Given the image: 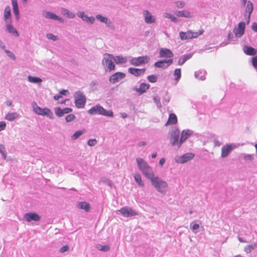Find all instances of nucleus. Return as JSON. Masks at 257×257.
<instances>
[{"label": "nucleus", "mask_w": 257, "mask_h": 257, "mask_svg": "<svg viewBox=\"0 0 257 257\" xmlns=\"http://www.w3.org/2000/svg\"><path fill=\"white\" fill-rule=\"evenodd\" d=\"M136 161L139 169L147 178L152 176L154 174L153 170L146 161L140 158H137Z\"/></svg>", "instance_id": "1"}, {"label": "nucleus", "mask_w": 257, "mask_h": 257, "mask_svg": "<svg viewBox=\"0 0 257 257\" xmlns=\"http://www.w3.org/2000/svg\"><path fill=\"white\" fill-rule=\"evenodd\" d=\"M148 179H150L152 185L159 192H163L165 191V189L168 186V184L166 182L160 179L158 177H155L154 174Z\"/></svg>", "instance_id": "2"}, {"label": "nucleus", "mask_w": 257, "mask_h": 257, "mask_svg": "<svg viewBox=\"0 0 257 257\" xmlns=\"http://www.w3.org/2000/svg\"><path fill=\"white\" fill-rule=\"evenodd\" d=\"M88 112L91 115L101 114L106 116H113V113L111 110L107 111L99 104L92 107L88 110Z\"/></svg>", "instance_id": "3"}, {"label": "nucleus", "mask_w": 257, "mask_h": 257, "mask_svg": "<svg viewBox=\"0 0 257 257\" xmlns=\"http://www.w3.org/2000/svg\"><path fill=\"white\" fill-rule=\"evenodd\" d=\"M204 31L203 29H201L198 32H193L191 30H188L186 32L182 31L179 33V37L182 41L197 38L199 36L202 35Z\"/></svg>", "instance_id": "4"}, {"label": "nucleus", "mask_w": 257, "mask_h": 257, "mask_svg": "<svg viewBox=\"0 0 257 257\" xmlns=\"http://www.w3.org/2000/svg\"><path fill=\"white\" fill-rule=\"evenodd\" d=\"M104 56L102 63L106 71H112L115 70V66L112 61L113 56L108 53L105 54Z\"/></svg>", "instance_id": "5"}, {"label": "nucleus", "mask_w": 257, "mask_h": 257, "mask_svg": "<svg viewBox=\"0 0 257 257\" xmlns=\"http://www.w3.org/2000/svg\"><path fill=\"white\" fill-rule=\"evenodd\" d=\"M75 103L78 108H83L86 101V97L80 91H77L75 94Z\"/></svg>", "instance_id": "6"}, {"label": "nucleus", "mask_w": 257, "mask_h": 257, "mask_svg": "<svg viewBox=\"0 0 257 257\" xmlns=\"http://www.w3.org/2000/svg\"><path fill=\"white\" fill-rule=\"evenodd\" d=\"M33 107V110L36 113L39 115H46L50 118H53V114L50 109L48 108H41L38 106L36 103L34 104Z\"/></svg>", "instance_id": "7"}, {"label": "nucleus", "mask_w": 257, "mask_h": 257, "mask_svg": "<svg viewBox=\"0 0 257 257\" xmlns=\"http://www.w3.org/2000/svg\"><path fill=\"white\" fill-rule=\"evenodd\" d=\"M150 60V59L148 56L134 57L131 59L130 63L132 65L138 66L148 63Z\"/></svg>", "instance_id": "8"}, {"label": "nucleus", "mask_w": 257, "mask_h": 257, "mask_svg": "<svg viewBox=\"0 0 257 257\" xmlns=\"http://www.w3.org/2000/svg\"><path fill=\"white\" fill-rule=\"evenodd\" d=\"M121 215L125 217H130L138 215V213L130 207L125 206L118 210Z\"/></svg>", "instance_id": "9"}, {"label": "nucleus", "mask_w": 257, "mask_h": 257, "mask_svg": "<svg viewBox=\"0 0 257 257\" xmlns=\"http://www.w3.org/2000/svg\"><path fill=\"white\" fill-rule=\"evenodd\" d=\"M125 77V74L123 72H118L112 74L109 78L110 83L114 84Z\"/></svg>", "instance_id": "10"}, {"label": "nucleus", "mask_w": 257, "mask_h": 257, "mask_svg": "<svg viewBox=\"0 0 257 257\" xmlns=\"http://www.w3.org/2000/svg\"><path fill=\"white\" fill-rule=\"evenodd\" d=\"M24 218L27 222L38 221L40 220V216L35 212H29L24 214Z\"/></svg>", "instance_id": "11"}, {"label": "nucleus", "mask_w": 257, "mask_h": 257, "mask_svg": "<svg viewBox=\"0 0 257 257\" xmlns=\"http://www.w3.org/2000/svg\"><path fill=\"white\" fill-rule=\"evenodd\" d=\"M245 25L244 22H240L237 27L234 28V33L237 37H241L244 32Z\"/></svg>", "instance_id": "12"}, {"label": "nucleus", "mask_w": 257, "mask_h": 257, "mask_svg": "<svg viewBox=\"0 0 257 257\" xmlns=\"http://www.w3.org/2000/svg\"><path fill=\"white\" fill-rule=\"evenodd\" d=\"M173 59L159 61L155 63V66L158 68H166L173 63Z\"/></svg>", "instance_id": "13"}, {"label": "nucleus", "mask_w": 257, "mask_h": 257, "mask_svg": "<svg viewBox=\"0 0 257 257\" xmlns=\"http://www.w3.org/2000/svg\"><path fill=\"white\" fill-rule=\"evenodd\" d=\"M146 70V68L139 69L130 67L128 69V72L136 77H139L143 75L145 73Z\"/></svg>", "instance_id": "14"}, {"label": "nucleus", "mask_w": 257, "mask_h": 257, "mask_svg": "<svg viewBox=\"0 0 257 257\" xmlns=\"http://www.w3.org/2000/svg\"><path fill=\"white\" fill-rule=\"evenodd\" d=\"M143 15L146 23L152 24L156 22L155 17L148 10H144L143 11Z\"/></svg>", "instance_id": "15"}, {"label": "nucleus", "mask_w": 257, "mask_h": 257, "mask_svg": "<svg viewBox=\"0 0 257 257\" xmlns=\"http://www.w3.org/2000/svg\"><path fill=\"white\" fill-rule=\"evenodd\" d=\"M234 148L231 145L223 146L221 148V157L222 158L226 157L233 150Z\"/></svg>", "instance_id": "16"}, {"label": "nucleus", "mask_w": 257, "mask_h": 257, "mask_svg": "<svg viewBox=\"0 0 257 257\" xmlns=\"http://www.w3.org/2000/svg\"><path fill=\"white\" fill-rule=\"evenodd\" d=\"M194 157V155L192 153H186L183 156L179 157L177 162L181 164L185 163L192 159Z\"/></svg>", "instance_id": "17"}, {"label": "nucleus", "mask_w": 257, "mask_h": 257, "mask_svg": "<svg viewBox=\"0 0 257 257\" xmlns=\"http://www.w3.org/2000/svg\"><path fill=\"white\" fill-rule=\"evenodd\" d=\"M173 55L172 52L166 48H162L159 52V56L161 58H169L172 59Z\"/></svg>", "instance_id": "18"}, {"label": "nucleus", "mask_w": 257, "mask_h": 257, "mask_svg": "<svg viewBox=\"0 0 257 257\" xmlns=\"http://www.w3.org/2000/svg\"><path fill=\"white\" fill-rule=\"evenodd\" d=\"M4 19L6 23H12L11 10L9 6L6 7L4 11Z\"/></svg>", "instance_id": "19"}, {"label": "nucleus", "mask_w": 257, "mask_h": 257, "mask_svg": "<svg viewBox=\"0 0 257 257\" xmlns=\"http://www.w3.org/2000/svg\"><path fill=\"white\" fill-rule=\"evenodd\" d=\"M150 86L149 84L146 83H142L139 86V88H135L134 90L139 93L142 94L145 93L147 90L150 88Z\"/></svg>", "instance_id": "20"}, {"label": "nucleus", "mask_w": 257, "mask_h": 257, "mask_svg": "<svg viewBox=\"0 0 257 257\" xmlns=\"http://www.w3.org/2000/svg\"><path fill=\"white\" fill-rule=\"evenodd\" d=\"M12 23L8 22L6 23V31L10 34L16 36H19V33L16 28H15L11 24Z\"/></svg>", "instance_id": "21"}, {"label": "nucleus", "mask_w": 257, "mask_h": 257, "mask_svg": "<svg viewBox=\"0 0 257 257\" xmlns=\"http://www.w3.org/2000/svg\"><path fill=\"white\" fill-rule=\"evenodd\" d=\"M179 132L178 131H175L172 132L171 133V143L173 146L178 145L179 147V144L180 142H179Z\"/></svg>", "instance_id": "22"}, {"label": "nucleus", "mask_w": 257, "mask_h": 257, "mask_svg": "<svg viewBox=\"0 0 257 257\" xmlns=\"http://www.w3.org/2000/svg\"><path fill=\"white\" fill-rule=\"evenodd\" d=\"M43 16L48 19H52L54 20H58L60 21H62V19L60 18L58 16L56 15L54 13H53L50 12H44L43 13Z\"/></svg>", "instance_id": "23"}, {"label": "nucleus", "mask_w": 257, "mask_h": 257, "mask_svg": "<svg viewBox=\"0 0 257 257\" xmlns=\"http://www.w3.org/2000/svg\"><path fill=\"white\" fill-rule=\"evenodd\" d=\"M253 8L252 4L250 2H248L247 5H246V10H245V13L244 14V16L247 17V23H249V22L250 15L253 11Z\"/></svg>", "instance_id": "24"}, {"label": "nucleus", "mask_w": 257, "mask_h": 257, "mask_svg": "<svg viewBox=\"0 0 257 257\" xmlns=\"http://www.w3.org/2000/svg\"><path fill=\"white\" fill-rule=\"evenodd\" d=\"M13 10L15 15L16 19L18 20L19 19V10L18 4L17 0H12Z\"/></svg>", "instance_id": "25"}, {"label": "nucleus", "mask_w": 257, "mask_h": 257, "mask_svg": "<svg viewBox=\"0 0 257 257\" xmlns=\"http://www.w3.org/2000/svg\"><path fill=\"white\" fill-rule=\"evenodd\" d=\"M78 16L81 18L83 21L87 22H89L91 24L94 22V18L93 17H88L86 16L83 12H80L78 13Z\"/></svg>", "instance_id": "26"}, {"label": "nucleus", "mask_w": 257, "mask_h": 257, "mask_svg": "<svg viewBox=\"0 0 257 257\" xmlns=\"http://www.w3.org/2000/svg\"><path fill=\"white\" fill-rule=\"evenodd\" d=\"M177 121L176 115L174 113H171L169 116V118L165 125L167 126L170 124H175L177 123Z\"/></svg>", "instance_id": "27"}, {"label": "nucleus", "mask_w": 257, "mask_h": 257, "mask_svg": "<svg viewBox=\"0 0 257 257\" xmlns=\"http://www.w3.org/2000/svg\"><path fill=\"white\" fill-rule=\"evenodd\" d=\"M244 52L247 55L253 56L256 54L257 51L251 47L245 46L243 49Z\"/></svg>", "instance_id": "28"}, {"label": "nucleus", "mask_w": 257, "mask_h": 257, "mask_svg": "<svg viewBox=\"0 0 257 257\" xmlns=\"http://www.w3.org/2000/svg\"><path fill=\"white\" fill-rule=\"evenodd\" d=\"M96 18L97 20L100 21L101 22L104 23L108 27H110L111 25V22L108 20V18L105 17H103L100 15H97L96 16Z\"/></svg>", "instance_id": "29"}, {"label": "nucleus", "mask_w": 257, "mask_h": 257, "mask_svg": "<svg viewBox=\"0 0 257 257\" xmlns=\"http://www.w3.org/2000/svg\"><path fill=\"white\" fill-rule=\"evenodd\" d=\"M113 60L117 64H119L126 62L127 58L121 56H116L115 57L113 56Z\"/></svg>", "instance_id": "30"}, {"label": "nucleus", "mask_w": 257, "mask_h": 257, "mask_svg": "<svg viewBox=\"0 0 257 257\" xmlns=\"http://www.w3.org/2000/svg\"><path fill=\"white\" fill-rule=\"evenodd\" d=\"M78 205L80 209L85 210L86 212L89 211L90 208L89 203L86 202H80Z\"/></svg>", "instance_id": "31"}, {"label": "nucleus", "mask_w": 257, "mask_h": 257, "mask_svg": "<svg viewBox=\"0 0 257 257\" xmlns=\"http://www.w3.org/2000/svg\"><path fill=\"white\" fill-rule=\"evenodd\" d=\"M19 117V114L17 112H10L6 115V119L9 121H13Z\"/></svg>", "instance_id": "32"}, {"label": "nucleus", "mask_w": 257, "mask_h": 257, "mask_svg": "<svg viewBox=\"0 0 257 257\" xmlns=\"http://www.w3.org/2000/svg\"><path fill=\"white\" fill-rule=\"evenodd\" d=\"M191 57H192V55L191 54L184 55V56H183L182 57L180 58V59H179L178 63V65H183L187 60L191 58Z\"/></svg>", "instance_id": "33"}, {"label": "nucleus", "mask_w": 257, "mask_h": 257, "mask_svg": "<svg viewBox=\"0 0 257 257\" xmlns=\"http://www.w3.org/2000/svg\"><path fill=\"white\" fill-rule=\"evenodd\" d=\"M176 15L178 17H183L185 18H190L191 17L190 13L187 11H178Z\"/></svg>", "instance_id": "34"}, {"label": "nucleus", "mask_w": 257, "mask_h": 257, "mask_svg": "<svg viewBox=\"0 0 257 257\" xmlns=\"http://www.w3.org/2000/svg\"><path fill=\"white\" fill-rule=\"evenodd\" d=\"M28 80L29 82L33 83H39L42 82L41 79L36 76H29Z\"/></svg>", "instance_id": "35"}, {"label": "nucleus", "mask_w": 257, "mask_h": 257, "mask_svg": "<svg viewBox=\"0 0 257 257\" xmlns=\"http://www.w3.org/2000/svg\"><path fill=\"white\" fill-rule=\"evenodd\" d=\"M134 178L136 182L138 183V184L142 187L144 186V184L142 180V177L140 174H135L134 175Z\"/></svg>", "instance_id": "36"}, {"label": "nucleus", "mask_w": 257, "mask_h": 257, "mask_svg": "<svg viewBox=\"0 0 257 257\" xmlns=\"http://www.w3.org/2000/svg\"><path fill=\"white\" fill-rule=\"evenodd\" d=\"M189 134L187 132L183 131L181 134V137L179 144V147L181 146L182 143L184 142L188 137Z\"/></svg>", "instance_id": "37"}, {"label": "nucleus", "mask_w": 257, "mask_h": 257, "mask_svg": "<svg viewBox=\"0 0 257 257\" xmlns=\"http://www.w3.org/2000/svg\"><path fill=\"white\" fill-rule=\"evenodd\" d=\"M256 247L257 243H254L253 244H249L246 245L244 247V250L246 253H249L253 249L255 248Z\"/></svg>", "instance_id": "38"}, {"label": "nucleus", "mask_w": 257, "mask_h": 257, "mask_svg": "<svg viewBox=\"0 0 257 257\" xmlns=\"http://www.w3.org/2000/svg\"><path fill=\"white\" fill-rule=\"evenodd\" d=\"M55 113L58 116L61 117L64 114V109L56 107L55 108Z\"/></svg>", "instance_id": "39"}, {"label": "nucleus", "mask_w": 257, "mask_h": 257, "mask_svg": "<svg viewBox=\"0 0 257 257\" xmlns=\"http://www.w3.org/2000/svg\"><path fill=\"white\" fill-rule=\"evenodd\" d=\"M174 76H175V79L178 80L181 76V70L180 68H177L175 70Z\"/></svg>", "instance_id": "40"}, {"label": "nucleus", "mask_w": 257, "mask_h": 257, "mask_svg": "<svg viewBox=\"0 0 257 257\" xmlns=\"http://www.w3.org/2000/svg\"><path fill=\"white\" fill-rule=\"evenodd\" d=\"M164 16L165 18H167L171 19V20L172 22H176L177 21V18L176 17H175L174 16L172 15L171 14H170L169 13H164Z\"/></svg>", "instance_id": "41"}, {"label": "nucleus", "mask_w": 257, "mask_h": 257, "mask_svg": "<svg viewBox=\"0 0 257 257\" xmlns=\"http://www.w3.org/2000/svg\"><path fill=\"white\" fill-rule=\"evenodd\" d=\"M0 153L2 154L3 158L6 159L7 157V152L4 146L2 144H0Z\"/></svg>", "instance_id": "42"}, {"label": "nucleus", "mask_w": 257, "mask_h": 257, "mask_svg": "<svg viewBox=\"0 0 257 257\" xmlns=\"http://www.w3.org/2000/svg\"><path fill=\"white\" fill-rule=\"evenodd\" d=\"M84 131H78L75 132L72 137L73 140H76L83 134Z\"/></svg>", "instance_id": "43"}, {"label": "nucleus", "mask_w": 257, "mask_h": 257, "mask_svg": "<svg viewBox=\"0 0 257 257\" xmlns=\"http://www.w3.org/2000/svg\"><path fill=\"white\" fill-rule=\"evenodd\" d=\"M148 80L152 83H155L157 81V77L155 75H151L148 76Z\"/></svg>", "instance_id": "44"}, {"label": "nucleus", "mask_w": 257, "mask_h": 257, "mask_svg": "<svg viewBox=\"0 0 257 257\" xmlns=\"http://www.w3.org/2000/svg\"><path fill=\"white\" fill-rule=\"evenodd\" d=\"M75 118V116L73 114H68L65 116V120L67 122H70Z\"/></svg>", "instance_id": "45"}, {"label": "nucleus", "mask_w": 257, "mask_h": 257, "mask_svg": "<svg viewBox=\"0 0 257 257\" xmlns=\"http://www.w3.org/2000/svg\"><path fill=\"white\" fill-rule=\"evenodd\" d=\"M5 52L7 54V56L11 58V59L15 60L16 59V57L13 53H12L11 51L8 50H5Z\"/></svg>", "instance_id": "46"}, {"label": "nucleus", "mask_w": 257, "mask_h": 257, "mask_svg": "<svg viewBox=\"0 0 257 257\" xmlns=\"http://www.w3.org/2000/svg\"><path fill=\"white\" fill-rule=\"evenodd\" d=\"M98 248L99 250L107 251L109 250L110 247L108 245H105L103 246L100 245L99 247H98Z\"/></svg>", "instance_id": "47"}, {"label": "nucleus", "mask_w": 257, "mask_h": 257, "mask_svg": "<svg viewBox=\"0 0 257 257\" xmlns=\"http://www.w3.org/2000/svg\"><path fill=\"white\" fill-rule=\"evenodd\" d=\"M46 37L48 39L52 40L53 41H56L57 40V37L51 33L47 34L46 35Z\"/></svg>", "instance_id": "48"}, {"label": "nucleus", "mask_w": 257, "mask_h": 257, "mask_svg": "<svg viewBox=\"0 0 257 257\" xmlns=\"http://www.w3.org/2000/svg\"><path fill=\"white\" fill-rule=\"evenodd\" d=\"M60 93L61 95L57 94L54 96V98L55 100H57L59 99V98H60L62 97L61 95H64V89H61V91H60Z\"/></svg>", "instance_id": "49"}, {"label": "nucleus", "mask_w": 257, "mask_h": 257, "mask_svg": "<svg viewBox=\"0 0 257 257\" xmlns=\"http://www.w3.org/2000/svg\"><path fill=\"white\" fill-rule=\"evenodd\" d=\"M97 143V141L96 139H90L88 140L87 142V144L88 146H90V147L94 146Z\"/></svg>", "instance_id": "50"}, {"label": "nucleus", "mask_w": 257, "mask_h": 257, "mask_svg": "<svg viewBox=\"0 0 257 257\" xmlns=\"http://www.w3.org/2000/svg\"><path fill=\"white\" fill-rule=\"evenodd\" d=\"M154 102H155V103L159 107H160L161 106L160 99V98L158 96H154Z\"/></svg>", "instance_id": "51"}, {"label": "nucleus", "mask_w": 257, "mask_h": 257, "mask_svg": "<svg viewBox=\"0 0 257 257\" xmlns=\"http://www.w3.org/2000/svg\"><path fill=\"white\" fill-rule=\"evenodd\" d=\"M243 158L245 160H247V161H250V160H252L253 159V157L252 156V155H250V154L245 155L243 156Z\"/></svg>", "instance_id": "52"}, {"label": "nucleus", "mask_w": 257, "mask_h": 257, "mask_svg": "<svg viewBox=\"0 0 257 257\" xmlns=\"http://www.w3.org/2000/svg\"><path fill=\"white\" fill-rule=\"evenodd\" d=\"M252 64L255 68H257V56L252 58Z\"/></svg>", "instance_id": "53"}, {"label": "nucleus", "mask_w": 257, "mask_h": 257, "mask_svg": "<svg viewBox=\"0 0 257 257\" xmlns=\"http://www.w3.org/2000/svg\"><path fill=\"white\" fill-rule=\"evenodd\" d=\"M6 127V123L4 121H0V132L4 130Z\"/></svg>", "instance_id": "54"}, {"label": "nucleus", "mask_w": 257, "mask_h": 257, "mask_svg": "<svg viewBox=\"0 0 257 257\" xmlns=\"http://www.w3.org/2000/svg\"><path fill=\"white\" fill-rule=\"evenodd\" d=\"M177 7L179 8H181L184 6V3L182 2H178L176 3Z\"/></svg>", "instance_id": "55"}, {"label": "nucleus", "mask_w": 257, "mask_h": 257, "mask_svg": "<svg viewBox=\"0 0 257 257\" xmlns=\"http://www.w3.org/2000/svg\"><path fill=\"white\" fill-rule=\"evenodd\" d=\"M66 15H67V16L69 17V18H73L75 16V15L71 13V12H69L68 11H67L66 12Z\"/></svg>", "instance_id": "56"}, {"label": "nucleus", "mask_w": 257, "mask_h": 257, "mask_svg": "<svg viewBox=\"0 0 257 257\" xmlns=\"http://www.w3.org/2000/svg\"><path fill=\"white\" fill-rule=\"evenodd\" d=\"M252 29L254 32H257V23H254L251 26Z\"/></svg>", "instance_id": "57"}, {"label": "nucleus", "mask_w": 257, "mask_h": 257, "mask_svg": "<svg viewBox=\"0 0 257 257\" xmlns=\"http://www.w3.org/2000/svg\"><path fill=\"white\" fill-rule=\"evenodd\" d=\"M0 48H1L2 49L4 50V51H5V50H6V49H5L6 46H5V44H4V42H3L2 40H0Z\"/></svg>", "instance_id": "58"}, {"label": "nucleus", "mask_w": 257, "mask_h": 257, "mask_svg": "<svg viewBox=\"0 0 257 257\" xmlns=\"http://www.w3.org/2000/svg\"><path fill=\"white\" fill-rule=\"evenodd\" d=\"M199 227V225L198 224L195 223L192 226V229L193 230H196Z\"/></svg>", "instance_id": "59"}, {"label": "nucleus", "mask_w": 257, "mask_h": 257, "mask_svg": "<svg viewBox=\"0 0 257 257\" xmlns=\"http://www.w3.org/2000/svg\"><path fill=\"white\" fill-rule=\"evenodd\" d=\"M165 163V159L164 158H162L160 159L159 161V164L161 166H162L164 163Z\"/></svg>", "instance_id": "60"}, {"label": "nucleus", "mask_w": 257, "mask_h": 257, "mask_svg": "<svg viewBox=\"0 0 257 257\" xmlns=\"http://www.w3.org/2000/svg\"><path fill=\"white\" fill-rule=\"evenodd\" d=\"M6 104L7 106H10L12 104V101L10 100H8L6 102Z\"/></svg>", "instance_id": "61"}, {"label": "nucleus", "mask_w": 257, "mask_h": 257, "mask_svg": "<svg viewBox=\"0 0 257 257\" xmlns=\"http://www.w3.org/2000/svg\"><path fill=\"white\" fill-rule=\"evenodd\" d=\"M72 111V109L68 107H65V113H69Z\"/></svg>", "instance_id": "62"}, {"label": "nucleus", "mask_w": 257, "mask_h": 257, "mask_svg": "<svg viewBox=\"0 0 257 257\" xmlns=\"http://www.w3.org/2000/svg\"><path fill=\"white\" fill-rule=\"evenodd\" d=\"M146 143L145 142H141L138 144L139 147H142L143 146H145Z\"/></svg>", "instance_id": "63"}, {"label": "nucleus", "mask_w": 257, "mask_h": 257, "mask_svg": "<svg viewBox=\"0 0 257 257\" xmlns=\"http://www.w3.org/2000/svg\"><path fill=\"white\" fill-rule=\"evenodd\" d=\"M60 251L62 253H63L64 252V246H62L60 248Z\"/></svg>", "instance_id": "64"}]
</instances>
